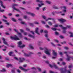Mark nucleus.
<instances>
[{
  "mask_svg": "<svg viewBox=\"0 0 73 73\" xmlns=\"http://www.w3.org/2000/svg\"><path fill=\"white\" fill-rule=\"evenodd\" d=\"M6 70L4 68H3L2 70H1L0 71L1 72H5Z\"/></svg>",
  "mask_w": 73,
  "mask_h": 73,
  "instance_id": "nucleus-26",
  "label": "nucleus"
},
{
  "mask_svg": "<svg viewBox=\"0 0 73 73\" xmlns=\"http://www.w3.org/2000/svg\"><path fill=\"white\" fill-rule=\"evenodd\" d=\"M0 3H1V7H3V8H5V6H4L3 5V3L2 1L0 0Z\"/></svg>",
  "mask_w": 73,
  "mask_h": 73,
  "instance_id": "nucleus-18",
  "label": "nucleus"
},
{
  "mask_svg": "<svg viewBox=\"0 0 73 73\" xmlns=\"http://www.w3.org/2000/svg\"><path fill=\"white\" fill-rule=\"evenodd\" d=\"M11 20L14 22H16V20L15 19V18H12L11 19Z\"/></svg>",
  "mask_w": 73,
  "mask_h": 73,
  "instance_id": "nucleus-25",
  "label": "nucleus"
},
{
  "mask_svg": "<svg viewBox=\"0 0 73 73\" xmlns=\"http://www.w3.org/2000/svg\"><path fill=\"white\" fill-rule=\"evenodd\" d=\"M44 53L48 55H50V52H49V50L47 48H45Z\"/></svg>",
  "mask_w": 73,
  "mask_h": 73,
  "instance_id": "nucleus-4",
  "label": "nucleus"
},
{
  "mask_svg": "<svg viewBox=\"0 0 73 73\" xmlns=\"http://www.w3.org/2000/svg\"><path fill=\"white\" fill-rule=\"evenodd\" d=\"M61 8H63V9H66V7L65 6H63V7H61Z\"/></svg>",
  "mask_w": 73,
  "mask_h": 73,
  "instance_id": "nucleus-32",
  "label": "nucleus"
},
{
  "mask_svg": "<svg viewBox=\"0 0 73 73\" xmlns=\"http://www.w3.org/2000/svg\"><path fill=\"white\" fill-rule=\"evenodd\" d=\"M42 17H43V18L44 19H45L46 18V17H45V16H42Z\"/></svg>",
  "mask_w": 73,
  "mask_h": 73,
  "instance_id": "nucleus-58",
  "label": "nucleus"
},
{
  "mask_svg": "<svg viewBox=\"0 0 73 73\" xmlns=\"http://www.w3.org/2000/svg\"><path fill=\"white\" fill-rule=\"evenodd\" d=\"M26 13H27V14H28V15H30L32 16H35V14H34L33 13H30V12H27V11H26Z\"/></svg>",
  "mask_w": 73,
  "mask_h": 73,
  "instance_id": "nucleus-17",
  "label": "nucleus"
},
{
  "mask_svg": "<svg viewBox=\"0 0 73 73\" xmlns=\"http://www.w3.org/2000/svg\"><path fill=\"white\" fill-rule=\"evenodd\" d=\"M27 64H24L23 65V66L24 67H27Z\"/></svg>",
  "mask_w": 73,
  "mask_h": 73,
  "instance_id": "nucleus-50",
  "label": "nucleus"
},
{
  "mask_svg": "<svg viewBox=\"0 0 73 73\" xmlns=\"http://www.w3.org/2000/svg\"><path fill=\"white\" fill-rule=\"evenodd\" d=\"M59 54L61 56H62V52H59Z\"/></svg>",
  "mask_w": 73,
  "mask_h": 73,
  "instance_id": "nucleus-63",
  "label": "nucleus"
},
{
  "mask_svg": "<svg viewBox=\"0 0 73 73\" xmlns=\"http://www.w3.org/2000/svg\"><path fill=\"white\" fill-rule=\"evenodd\" d=\"M37 69H38V71H39V72H40L41 71V68H37Z\"/></svg>",
  "mask_w": 73,
  "mask_h": 73,
  "instance_id": "nucleus-38",
  "label": "nucleus"
},
{
  "mask_svg": "<svg viewBox=\"0 0 73 73\" xmlns=\"http://www.w3.org/2000/svg\"><path fill=\"white\" fill-rule=\"evenodd\" d=\"M17 73H20L21 72V71H20L19 69L17 70Z\"/></svg>",
  "mask_w": 73,
  "mask_h": 73,
  "instance_id": "nucleus-28",
  "label": "nucleus"
},
{
  "mask_svg": "<svg viewBox=\"0 0 73 73\" xmlns=\"http://www.w3.org/2000/svg\"><path fill=\"white\" fill-rule=\"evenodd\" d=\"M45 36L46 37H48V34H46L45 35Z\"/></svg>",
  "mask_w": 73,
  "mask_h": 73,
  "instance_id": "nucleus-49",
  "label": "nucleus"
},
{
  "mask_svg": "<svg viewBox=\"0 0 73 73\" xmlns=\"http://www.w3.org/2000/svg\"><path fill=\"white\" fill-rule=\"evenodd\" d=\"M3 43L4 44H5V45H7V46H8L9 45V44H8V43H7V42L5 41Z\"/></svg>",
  "mask_w": 73,
  "mask_h": 73,
  "instance_id": "nucleus-24",
  "label": "nucleus"
},
{
  "mask_svg": "<svg viewBox=\"0 0 73 73\" xmlns=\"http://www.w3.org/2000/svg\"><path fill=\"white\" fill-rule=\"evenodd\" d=\"M11 39H13V40H19V38L17 37V36L15 35V37H13L12 36H11L10 37Z\"/></svg>",
  "mask_w": 73,
  "mask_h": 73,
  "instance_id": "nucleus-6",
  "label": "nucleus"
},
{
  "mask_svg": "<svg viewBox=\"0 0 73 73\" xmlns=\"http://www.w3.org/2000/svg\"><path fill=\"white\" fill-rule=\"evenodd\" d=\"M19 62H23L25 60V58H19Z\"/></svg>",
  "mask_w": 73,
  "mask_h": 73,
  "instance_id": "nucleus-12",
  "label": "nucleus"
},
{
  "mask_svg": "<svg viewBox=\"0 0 73 73\" xmlns=\"http://www.w3.org/2000/svg\"><path fill=\"white\" fill-rule=\"evenodd\" d=\"M39 49L40 50H43L44 49V48L42 47H40Z\"/></svg>",
  "mask_w": 73,
  "mask_h": 73,
  "instance_id": "nucleus-55",
  "label": "nucleus"
},
{
  "mask_svg": "<svg viewBox=\"0 0 73 73\" xmlns=\"http://www.w3.org/2000/svg\"><path fill=\"white\" fill-rule=\"evenodd\" d=\"M58 24H56L55 25L54 27H58Z\"/></svg>",
  "mask_w": 73,
  "mask_h": 73,
  "instance_id": "nucleus-46",
  "label": "nucleus"
},
{
  "mask_svg": "<svg viewBox=\"0 0 73 73\" xmlns=\"http://www.w3.org/2000/svg\"><path fill=\"white\" fill-rule=\"evenodd\" d=\"M21 23L22 24H25V25H26L27 24L26 23H25L23 22H21Z\"/></svg>",
  "mask_w": 73,
  "mask_h": 73,
  "instance_id": "nucleus-39",
  "label": "nucleus"
},
{
  "mask_svg": "<svg viewBox=\"0 0 73 73\" xmlns=\"http://www.w3.org/2000/svg\"><path fill=\"white\" fill-rule=\"evenodd\" d=\"M58 21H60V23H64V22H65V21H66V20L63 19H59L58 20Z\"/></svg>",
  "mask_w": 73,
  "mask_h": 73,
  "instance_id": "nucleus-15",
  "label": "nucleus"
},
{
  "mask_svg": "<svg viewBox=\"0 0 73 73\" xmlns=\"http://www.w3.org/2000/svg\"><path fill=\"white\" fill-rule=\"evenodd\" d=\"M38 28H37V33L38 35H40V33H38Z\"/></svg>",
  "mask_w": 73,
  "mask_h": 73,
  "instance_id": "nucleus-37",
  "label": "nucleus"
},
{
  "mask_svg": "<svg viewBox=\"0 0 73 73\" xmlns=\"http://www.w3.org/2000/svg\"><path fill=\"white\" fill-rule=\"evenodd\" d=\"M52 30H53V31H56V30H57V29L55 28H52Z\"/></svg>",
  "mask_w": 73,
  "mask_h": 73,
  "instance_id": "nucleus-42",
  "label": "nucleus"
},
{
  "mask_svg": "<svg viewBox=\"0 0 73 73\" xmlns=\"http://www.w3.org/2000/svg\"><path fill=\"white\" fill-rule=\"evenodd\" d=\"M44 32L46 33H47L48 32V31H44Z\"/></svg>",
  "mask_w": 73,
  "mask_h": 73,
  "instance_id": "nucleus-64",
  "label": "nucleus"
},
{
  "mask_svg": "<svg viewBox=\"0 0 73 73\" xmlns=\"http://www.w3.org/2000/svg\"><path fill=\"white\" fill-rule=\"evenodd\" d=\"M48 24L49 25H52V23L50 22H48Z\"/></svg>",
  "mask_w": 73,
  "mask_h": 73,
  "instance_id": "nucleus-30",
  "label": "nucleus"
},
{
  "mask_svg": "<svg viewBox=\"0 0 73 73\" xmlns=\"http://www.w3.org/2000/svg\"><path fill=\"white\" fill-rule=\"evenodd\" d=\"M29 24L30 26H31V27H33V24L32 23H30Z\"/></svg>",
  "mask_w": 73,
  "mask_h": 73,
  "instance_id": "nucleus-35",
  "label": "nucleus"
},
{
  "mask_svg": "<svg viewBox=\"0 0 73 73\" xmlns=\"http://www.w3.org/2000/svg\"><path fill=\"white\" fill-rule=\"evenodd\" d=\"M49 20H52L53 21H54V22H55V21H54V18H48L47 19H46L45 20L46 21H48Z\"/></svg>",
  "mask_w": 73,
  "mask_h": 73,
  "instance_id": "nucleus-16",
  "label": "nucleus"
},
{
  "mask_svg": "<svg viewBox=\"0 0 73 73\" xmlns=\"http://www.w3.org/2000/svg\"><path fill=\"white\" fill-rule=\"evenodd\" d=\"M64 48V49H66V50H67L68 49H69V48H68V47H65Z\"/></svg>",
  "mask_w": 73,
  "mask_h": 73,
  "instance_id": "nucleus-44",
  "label": "nucleus"
},
{
  "mask_svg": "<svg viewBox=\"0 0 73 73\" xmlns=\"http://www.w3.org/2000/svg\"><path fill=\"white\" fill-rule=\"evenodd\" d=\"M19 68L20 69H21V70L25 71V72H27V71H28V70H29L30 69L29 68H28V69H26L24 68H23L22 67H19Z\"/></svg>",
  "mask_w": 73,
  "mask_h": 73,
  "instance_id": "nucleus-10",
  "label": "nucleus"
},
{
  "mask_svg": "<svg viewBox=\"0 0 73 73\" xmlns=\"http://www.w3.org/2000/svg\"><path fill=\"white\" fill-rule=\"evenodd\" d=\"M54 41L55 42H58V40H57L55 39V40H54Z\"/></svg>",
  "mask_w": 73,
  "mask_h": 73,
  "instance_id": "nucleus-48",
  "label": "nucleus"
},
{
  "mask_svg": "<svg viewBox=\"0 0 73 73\" xmlns=\"http://www.w3.org/2000/svg\"><path fill=\"white\" fill-rule=\"evenodd\" d=\"M31 69H34L35 70H36V68L35 67H33L31 68Z\"/></svg>",
  "mask_w": 73,
  "mask_h": 73,
  "instance_id": "nucleus-45",
  "label": "nucleus"
},
{
  "mask_svg": "<svg viewBox=\"0 0 73 73\" xmlns=\"http://www.w3.org/2000/svg\"><path fill=\"white\" fill-rule=\"evenodd\" d=\"M37 2H39V3H42L43 1H40V0H37Z\"/></svg>",
  "mask_w": 73,
  "mask_h": 73,
  "instance_id": "nucleus-34",
  "label": "nucleus"
},
{
  "mask_svg": "<svg viewBox=\"0 0 73 73\" xmlns=\"http://www.w3.org/2000/svg\"><path fill=\"white\" fill-rule=\"evenodd\" d=\"M3 17L5 18V19H7V17H5V16L4 15H3Z\"/></svg>",
  "mask_w": 73,
  "mask_h": 73,
  "instance_id": "nucleus-61",
  "label": "nucleus"
},
{
  "mask_svg": "<svg viewBox=\"0 0 73 73\" xmlns=\"http://www.w3.org/2000/svg\"><path fill=\"white\" fill-rule=\"evenodd\" d=\"M49 66L51 68H53V67H54V68L55 69H58V70H59L60 71L61 73H70V71L69 70H66V68H67V67H65L64 68V69L62 68H58V67H57V65H56L54 63L53 66H52L51 64H49Z\"/></svg>",
  "mask_w": 73,
  "mask_h": 73,
  "instance_id": "nucleus-1",
  "label": "nucleus"
},
{
  "mask_svg": "<svg viewBox=\"0 0 73 73\" xmlns=\"http://www.w3.org/2000/svg\"><path fill=\"white\" fill-rule=\"evenodd\" d=\"M11 72L12 73H16L15 72V71L14 70H11Z\"/></svg>",
  "mask_w": 73,
  "mask_h": 73,
  "instance_id": "nucleus-29",
  "label": "nucleus"
},
{
  "mask_svg": "<svg viewBox=\"0 0 73 73\" xmlns=\"http://www.w3.org/2000/svg\"><path fill=\"white\" fill-rule=\"evenodd\" d=\"M59 27H61L64 30L63 31V33H66V31H65V30L67 29V28H70V26H67L66 27H64L63 26L61 25H59Z\"/></svg>",
  "mask_w": 73,
  "mask_h": 73,
  "instance_id": "nucleus-2",
  "label": "nucleus"
},
{
  "mask_svg": "<svg viewBox=\"0 0 73 73\" xmlns=\"http://www.w3.org/2000/svg\"><path fill=\"white\" fill-rule=\"evenodd\" d=\"M12 65L11 64H8L6 66V67H7V68H9V66H12Z\"/></svg>",
  "mask_w": 73,
  "mask_h": 73,
  "instance_id": "nucleus-23",
  "label": "nucleus"
},
{
  "mask_svg": "<svg viewBox=\"0 0 73 73\" xmlns=\"http://www.w3.org/2000/svg\"><path fill=\"white\" fill-rule=\"evenodd\" d=\"M44 5V3H41L40 4H38V6L39 7H37V10H39L40 9V7H41L42 6Z\"/></svg>",
  "mask_w": 73,
  "mask_h": 73,
  "instance_id": "nucleus-9",
  "label": "nucleus"
},
{
  "mask_svg": "<svg viewBox=\"0 0 73 73\" xmlns=\"http://www.w3.org/2000/svg\"><path fill=\"white\" fill-rule=\"evenodd\" d=\"M64 53L65 54H66V55L68 57V58H67V59H66V60H67V61H69V59H70V58H71L72 59H73V57H69V56H68V54H67V52H64Z\"/></svg>",
  "mask_w": 73,
  "mask_h": 73,
  "instance_id": "nucleus-8",
  "label": "nucleus"
},
{
  "mask_svg": "<svg viewBox=\"0 0 73 73\" xmlns=\"http://www.w3.org/2000/svg\"><path fill=\"white\" fill-rule=\"evenodd\" d=\"M31 54H33V53H32L31 52H30L29 53V54H27L26 53H24L25 56H26V57H29L31 56Z\"/></svg>",
  "mask_w": 73,
  "mask_h": 73,
  "instance_id": "nucleus-11",
  "label": "nucleus"
},
{
  "mask_svg": "<svg viewBox=\"0 0 73 73\" xmlns=\"http://www.w3.org/2000/svg\"><path fill=\"white\" fill-rule=\"evenodd\" d=\"M17 6H18V5L17 4H14L13 5V8L15 10H16V11L17 12H20V10L18 9H17L15 8V7H17Z\"/></svg>",
  "mask_w": 73,
  "mask_h": 73,
  "instance_id": "nucleus-3",
  "label": "nucleus"
},
{
  "mask_svg": "<svg viewBox=\"0 0 73 73\" xmlns=\"http://www.w3.org/2000/svg\"><path fill=\"white\" fill-rule=\"evenodd\" d=\"M14 59H15V60H19V59H18V58H17L16 57H14Z\"/></svg>",
  "mask_w": 73,
  "mask_h": 73,
  "instance_id": "nucleus-40",
  "label": "nucleus"
},
{
  "mask_svg": "<svg viewBox=\"0 0 73 73\" xmlns=\"http://www.w3.org/2000/svg\"><path fill=\"white\" fill-rule=\"evenodd\" d=\"M14 31L16 32H17V33L19 35L20 37H21L22 36V35H21V34L20 33H19V32L17 30L14 29Z\"/></svg>",
  "mask_w": 73,
  "mask_h": 73,
  "instance_id": "nucleus-13",
  "label": "nucleus"
},
{
  "mask_svg": "<svg viewBox=\"0 0 73 73\" xmlns=\"http://www.w3.org/2000/svg\"><path fill=\"white\" fill-rule=\"evenodd\" d=\"M20 31L21 32H24V31H23L22 29H20Z\"/></svg>",
  "mask_w": 73,
  "mask_h": 73,
  "instance_id": "nucleus-60",
  "label": "nucleus"
},
{
  "mask_svg": "<svg viewBox=\"0 0 73 73\" xmlns=\"http://www.w3.org/2000/svg\"><path fill=\"white\" fill-rule=\"evenodd\" d=\"M59 61H62L63 60V59H62L60 58L59 60Z\"/></svg>",
  "mask_w": 73,
  "mask_h": 73,
  "instance_id": "nucleus-54",
  "label": "nucleus"
},
{
  "mask_svg": "<svg viewBox=\"0 0 73 73\" xmlns=\"http://www.w3.org/2000/svg\"><path fill=\"white\" fill-rule=\"evenodd\" d=\"M28 18V17L27 15H25L23 16V19H27Z\"/></svg>",
  "mask_w": 73,
  "mask_h": 73,
  "instance_id": "nucleus-27",
  "label": "nucleus"
},
{
  "mask_svg": "<svg viewBox=\"0 0 73 73\" xmlns=\"http://www.w3.org/2000/svg\"><path fill=\"white\" fill-rule=\"evenodd\" d=\"M29 37H32V38H35L34 36L31 35L30 34L29 35Z\"/></svg>",
  "mask_w": 73,
  "mask_h": 73,
  "instance_id": "nucleus-22",
  "label": "nucleus"
},
{
  "mask_svg": "<svg viewBox=\"0 0 73 73\" xmlns=\"http://www.w3.org/2000/svg\"><path fill=\"white\" fill-rule=\"evenodd\" d=\"M63 12L66 13V9L63 10Z\"/></svg>",
  "mask_w": 73,
  "mask_h": 73,
  "instance_id": "nucleus-43",
  "label": "nucleus"
},
{
  "mask_svg": "<svg viewBox=\"0 0 73 73\" xmlns=\"http://www.w3.org/2000/svg\"><path fill=\"white\" fill-rule=\"evenodd\" d=\"M29 46L30 48H31V49H34V48L33 47V46H32L31 44H29Z\"/></svg>",
  "mask_w": 73,
  "mask_h": 73,
  "instance_id": "nucleus-21",
  "label": "nucleus"
},
{
  "mask_svg": "<svg viewBox=\"0 0 73 73\" xmlns=\"http://www.w3.org/2000/svg\"><path fill=\"white\" fill-rule=\"evenodd\" d=\"M60 37L61 38H64V37L63 36H62L61 35L60 36Z\"/></svg>",
  "mask_w": 73,
  "mask_h": 73,
  "instance_id": "nucleus-47",
  "label": "nucleus"
},
{
  "mask_svg": "<svg viewBox=\"0 0 73 73\" xmlns=\"http://www.w3.org/2000/svg\"><path fill=\"white\" fill-rule=\"evenodd\" d=\"M3 21H4V22H6V23H7V22H8V21L7 20L3 19Z\"/></svg>",
  "mask_w": 73,
  "mask_h": 73,
  "instance_id": "nucleus-51",
  "label": "nucleus"
},
{
  "mask_svg": "<svg viewBox=\"0 0 73 73\" xmlns=\"http://www.w3.org/2000/svg\"><path fill=\"white\" fill-rule=\"evenodd\" d=\"M41 23L43 24H45V22H44V21H41Z\"/></svg>",
  "mask_w": 73,
  "mask_h": 73,
  "instance_id": "nucleus-31",
  "label": "nucleus"
},
{
  "mask_svg": "<svg viewBox=\"0 0 73 73\" xmlns=\"http://www.w3.org/2000/svg\"><path fill=\"white\" fill-rule=\"evenodd\" d=\"M13 53V52H9V55L10 56H15V54H14L13 55H12V54Z\"/></svg>",
  "mask_w": 73,
  "mask_h": 73,
  "instance_id": "nucleus-19",
  "label": "nucleus"
},
{
  "mask_svg": "<svg viewBox=\"0 0 73 73\" xmlns=\"http://www.w3.org/2000/svg\"><path fill=\"white\" fill-rule=\"evenodd\" d=\"M30 32L33 35H35V33H34V32L33 31H31Z\"/></svg>",
  "mask_w": 73,
  "mask_h": 73,
  "instance_id": "nucleus-56",
  "label": "nucleus"
},
{
  "mask_svg": "<svg viewBox=\"0 0 73 73\" xmlns=\"http://www.w3.org/2000/svg\"><path fill=\"white\" fill-rule=\"evenodd\" d=\"M5 35H9V34L8 33L6 32L5 33Z\"/></svg>",
  "mask_w": 73,
  "mask_h": 73,
  "instance_id": "nucleus-59",
  "label": "nucleus"
},
{
  "mask_svg": "<svg viewBox=\"0 0 73 73\" xmlns=\"http://www.w3.org/2000/svg\"><path fill=\"white\" fill-rule=\"evenodd\" d=\"M4 10H1L0 12H4Z\"/></svg>",
  "mask_w": 73,
  "mask_h": 73,
  "instance_id": "nucleus-57",
  "label": "nucleus"
},
{
  "mask_svg": "<svg viewBox=\"0 0 73 73\" xmlns=\"http://www.w3.org/2000/svg\"><path fill=\"white\" fill-rule=\"evenodd\" d=\"M55 33L56 35H58V33L57 32H55Z\"/></svg>",
  "mask_w": 73,
  "mask_h": 73,
  "instance_id": "nucleus-52",
  "label": "nucleus"
},
{
  "mask_svg": "<svg viewBox=\"0 0 73 73\" xmlns=\"http://www.w3.org/2000/svg\"><path fill=\"white\" fill-rule=\"evenodd\" d=\"M51 44L52 46H56V45H54L53 43L51 42Z\"/></svg>",
  "mask_w": 73,
  "mask_h": 73,
  "instance_id": "nucleus-41",
  "label": "nucleus"
},
{
  "mask_svg": "<svg viewBox=\"0 0 73 73\" xmlns=\"http://www.w3.org/2000/svg\"><path fill=\"white\" fill-rule=\"evenodd\" d=\"M46 3H48V4H50V2L48 1H46Z\"/></svg>",
  "mask_w": 73,
  "mask_h": 73,
  "instance_id": "nucleus-33",
  "label": "nucleus"
},
{
  "mask_svg": "<svg viewBox=\"0 0 73 73\" xmlns=\"http://www.w3.org/2000/svg\"><path fill=\"white\" fill-rule=\"evenodd\" d=\"M57 64H58V65H59L60 66H61V65H65L66 64V63L64 62H63L62 63V64H61L59 62H58L57 63Z\"/></svg>",
  "mask_w": 73,
  "mask_h": 73,
  "instance_id": "nucleus-14",
  "label": "nucleus"
},
{
  "mask_svg": "<svg viewBox=\"0 0 73 73\" xmlns=\"http://www.w3.org/2000/svg\"><path fill=\"white\" fill-rule=\"evenodd\" d=\"M2 40H3V42L5 41V39L4 38H2Z\"/></svg>",
  "mask_w": 73,
  "mask_h": 73,
  "instance_id": "nucleus-62",
  "label": "nucleus"
},
{
  "mask_svg": "<svg viewBox=\"0 0 73 73\" xmlns=\"http://www.w3.org/2000/svg\"><path fill=\"white\" fill-rule=\"evenodd\" d=\"M17 44H18V47H19L20 48H23L25 46V45H23L22 46H20V45H21L22 44V42L21 41H19L17 43Z\"/></svg>",
  "mask_w": 73,
  "mask_h": 73,
  "instance_id": "nucleus-5",
  "label": "nucleus"
},
{
  "mask_svg": "<svg viewBox=\"0 0 73 73\" xmlns=\"http://www.w3.org/2000/svg\"><path fill=\"white\" fill-rule=\"evenodd\" d=\"M53 8H55V9H58V7H55L54 6H53Z\"/></svg>",
  "mask_w": 73,
  "mask_h": 73,
  "instance_id": "nucleus-53",
  "label": "nucleus"
},
{
  "mask_svg": "<svg viewBox=\"0 0 73 73\" xmlns=\"http://www.w3.org/2000/svg\"><path fill=\"white\" fill-rule=\"evenodd\" d=\"M69 34H70V35H71L70 37H73V33H72V32H71V31H70L69 32Z\"/></svg>",
  "mask_w": 73,
  "mask_h": 73,
  "instance_id": "nucleus-20",
  "label": "nucleus"
},
{
  "mask_svg": "<svg viewBox=\"0 0 73 73\" xmlns=\"http://www.w3.org/2000/svg\"><path fill=\"white\" fill-rule=\"evenodd\" d=\"M72 67H73V65L72 64L70 66H68V68H72Z\"/></svg>",
  "mask_w": 73,
  "mask_h": 73,
  "instance_id": "nucleus-36",
  "label": "nucleus"
},
{
  "mask_svg": "<svg viewBox=\"0 0 73 73\" xmlns=\"http://www.w3.org/2000/svg\"><path fill=\"white\" fill-rule=\"evenodd\" d=\"M52 53V55L54 57H52V58H55L56 57V56H57V53L55 52V51L53 50Z\"/></svg>",
  "mask_w": 73,
  "mask_h": 73,
  "instance_id": "nucleus-7",
  "label": "nucleus"
}]
</instances>
